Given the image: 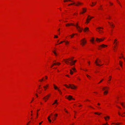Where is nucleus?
<instances>
[{
	"label": "nucleus",
	"mask_w": 125,
	"mask_h": 125,
	"mask_svg": "<svg viewBox=\"0 0 125 125\" xmlns=\"http://www.w3.org/2000/svg\"><path fill=\"white\" fill-rule=\"evenodd\" d=\"M73 26H76L78 30L80 32H81L82 30H83V28H81L78 25V23H77L76 24V25H74Z\"/></svg>",
	"instance_id": "f257e3e1"
},
{
	"label": "nucleus",
	"mask_w": 125,
	"mask_h": 125,
	"mask_svg": "<svg viewBox=\"0 0 125 125\" xmlns=\"http://www.w3.org/2000/svg\"><path fill=\"white\" fill-rule=\"evenodd\" d=\"M102 89L104 91V95L107 94L108 93L107 90L108 89V88L107 87H105L103 88Z\"/></svg>",
	"instance_id": "f03ea898"
},
{
	"label": "nucleus",
	"mask_w": 125,
	"mask_h": 125,
	"mask_svg": "<svg viewBox=\"0 0 125 125\" xmlns=\"http://www.w3.org/2000/svg\"><path fill=\"white\" fill-rule=\"evenodd\" d=\"M74 58L73 57H72L71 58H69L68 59H64V60L65 61V62L68 64L67 62H69L68 61V60L70 61L71 62H72V61H73V59Z\"/></svg>",
	"instance_id": "7ed1b4c3"
},
{
	"label": "nucleus",
	"mask_w": 125,
	"mask_h": 125,
	"mask_svg": "<svg viewBox=\"0 0 125 125\" xmlns=\"http://www.w3.org/2000/svg\"><path fill=\"white\" fill-rule=\"evenodd\" d=\"M81 45H82V46H83L84 44H85L86 43V41L85 40V39H83L81 40Z\"/></svg>",
	"instance_id": "20e7f679"
},
{
	"label": "nucleus",
	"mask_w": 125,
	"mask_h": 125,
	"mask_svg": "<svg viewBox=\"0 0 125 125\" xmlns=\"http://www.w3.org/2000/svg\"><path fill=\"white\" fill-rule=\"evenodd\" d=\"M69 86L70 88V87L72 89H75L77 88L76 86L73 84H69Z\"/></svg>",
	"instance_id": "39448f33"
},
{
	"label": "nucleus",
	"mask_w": 125,
	"mask_h": 125,
	"mask_svg": "<svg viewBox=\"0 0 125 125\" xmlns=\"http://www.w3.org/2000/svg\"><path fill=\"white\" fill-rule=\"evenodd\" d=\"M90 16L89 15H88L87 18L86 20V23H89V21H90L91 19L90 17Z\"/></svg>",
	"instance_id": "423d86ee"
},
{
	"label": "nucleus",
	"mask_w": 125,
	"mask_h": 125,
	"mask_svg": "<svg viewBox=\"0 0 125 125\" xmlns=\"http://www.w3.org/2000/svg\"><path fill=\"white\" fill-rule=\"evenodd\" d=\"M104 40V39H99L98 38H96V41L98 42H100L101 41H103Z\"/></svg>",
	"instance_id": "0eeeda50"
},
{
	"label": "nucleus",
	"mask_w": 125,
	"mask_h": 125,
	"mask_svg": "<svg viewBox=\"0 0 125 125\" xmlns=\"http://www.w3.org/2000/svg\"><path fill=\"white\" fill-rule=\"evenodd\" d=\"M98 60V59H96V60L95 61V64H96V65H97L98 66H100L102 65H100V64H99L98 63V61H97ZM103 65V64H102V65Z\"/></svg>",
	"instance_id": "6e6552de"
},
{
	"label": "nucleus",
	"mask_w": 125,
	"mask_h": 125,
	"mask_svg": "<svg viewBox=\"0 0 125 125\" xmlns=\"http://www.w3.org/2000/svg\"><path fill=\"white\" fill-rule=\"evenodd\" d=\"M107 46V45H105L104 44H102L99 46V48H100L101 47L102 48H104L105 47H106Z\"/></svg>",
	"instance_id": "1a4fd4ad"
},
{
	"label": "nucleus",
	"mask_w": 125,
	"mask_h": 125,
	"mask_svg": "<svg viewBox=\"0 0 125 125\" xmlns=\"http://www.w3.org/2000/svg\"><path fill=\"white\" fill-rule=\"evenodd\" d=\"M70 25H74V24L72 23H68L66 24V26H69Z\"/></svg>",
	"instance_id": "9d476101"
},
{
	"label": "nucleus",
	"mask_w": 125,
	"mask_h": 125,
	"mask_svg": "<svg viewBox=\"0 0 125 125\" xmlns=\"http://www.w3.org/2000/svg\"><path fill=\"white\" fill-rule=\"evenodd\" d=\"M66 98L69 99V100H70L71 99H72V96H71L70 95H69L68 96V97H66Z\"/></svg>",
	"instance_id": "9b49d317"
},
{
	"label": "nucleus",
	"mask_w": 125,
	"mask_h": 125,
	"mask_svg": "<svg viewBox=\"0 0 125 125\" xmlns=\"http://www.w3.org/2000/svg\"><path fill=\"white\" fill-rule=\"evenodd\" d=\"M83 10V12H80V14H83L84 12H85L86 11V9L85 8H83L82 9Z\"/></svg>",
	"instance_id": "f8f14e48"
},
{
	"label": "nucleus",
	"mask_w": 125,
	"mask_h": 125,
	"mask_svg": "<svg viewBox=\"0 0 125 125\" xmlns=\"http://www.w3.org/2000/svg\"><path fill=\"white\" fill-rule=\"evenodd\" d=\"M82 3H81L79 2H77V3L75 5L76 6H78L79 5H81L82 4Z\"/></svg>",
	"instance_id": "ddd939ff"
},
{
	"label": "nucleus",
	"mask_w": 125,
	"mask_h": 125,
	"mask_svg": "<svg viewBox=\"0 0 125 125\" xmlns=\"http://www.w3.org/2000/svg\"><path fill=\"white\" fill-rule=\"evenodd\" d=\"M48 97H44L43 98V99H44L45 101L46 102L47 101V100L48 99Z\"/></svg>",
	"instance_id": "4468645a"
},
{
	"label": "nucleus",
	"mask_w": 125,
	"mask_h": 125,
	"mask_svg": "<svg viewBox=\"0 0 125 125\" xmlns=\"http://www.w3.org/2000/svg\"><path fill=\"white\" fill-rule=\"evenodd\" d=\"M52 52H53L56 56H57V55L58 54L56 52V51L55 50L53 51Z\"/></svg>",
	"instance_id": "2eb2a0df"
},
{
	"label": "nucleus",
	"mask_w": 125,
	"mask_h": 125,
	"mask_svg": "<svg viewBox=\"0 0 125 125\" xmlns=\"http://www.w3.org/2000/svg\"><path fill=\"white\" fill-rule=\"evenodd\" d=\"M68 62H67V63L68 64ZM69 63L70 65H73L74 64V62H69Z\"/></svg>",
	"instance_id": "dca6fc26"
},
{
	"label": "nucleus",
	"mask_w": 125,
	"mask_h": 125,
	"mask_svg": "<svg viewBox=\"0 0 125 125\" xmlns=\"http://www.w3.org/2000/svg\"><path fill=\"white\" fill-rule=\"evenodd\" d=\"M94 38H92V39L90 40V41L93 43H94Z\"/></svg>",
	"instance_id": "f3484780"
},
{
	"label": "nucleus",
	"mask_w": 125,
	"mask_h": 125,
	"mask_svg": "<svg viewBox=\"0 0 125 125\" xmlns=\"http://www.w3.org/2000/svg\"><path fill=\"white\" fill-rule=\"evenodd\" d=\"M88 31L89 30V28L87 27H86L84 29V31Z\"/></svg>",
	"instance_id": "a211bd4d"
},
{
	"label": "nucleus",
	"mask_w": 125,
	"mask_h": 125,
	"mask_svg": "<svg viewBox=\"0 0 125 125\" xmlns=\"http://www.w3.org/2000/svg\"><path fill=\"white\" fill-rule=\"evenodd\" d=\"M53 85L54 86V88L56 90L57 89H58V87L57 86H56L54 84H53Z\"/></svg>",
	"instance_id": "6ab92c4d"
},
{
	"label": "nucleus",
	"mask_w": 125,
	"mask_h": 125,
	"mask_svg": "<svg viewBox=\"0 0 125 125\" xmlns=\"http://www.w3.org/2000/svg\"><path fill=\"white\" fill-rule=\"evenodd\" d=\"M122 63H123V62H122L121 61H119V64H120V66L121 67H122Z\"/></svg>",
	"instance_id": "aec40b11"
},
{
	"label": "nucleus",
	"mask_w": 125,
	"mask_h": 125,
	"mask_svg": "<svg viewBox=\"0 0 125 125\" xmlns=\"http://www.w3.org/2000/svg\"><path fill=\"white\" fill-rule=\"evenodd\" d=\"M50 116H49L48 118V119L50 122H51V120L50 119Z\"/></svg>",
	"instance_id": "412c9836"
},
{
	"label": "nucleus",
	"mask_w": 125,
	"mask_h": 125,
	"mask_svg": "<svg viewBox=\"0 0 125 125\" xmlns=\"http://www.w3.org/2000/svg\"><path fill=\"white\" fill-rule=\"evenodd\" d=\"M104 119H105V120H107V118H108V119H109V118H110V117L109 116H107L106 117H104Z\"/></svg>",
	"instance_id": "4be33fe9"
},
{
	"label": "nucleus",
	"mask_w": 125,
	"mask_h": 125,
	"mask_svg": "<svg viewBox=\"0 0 125 125\" xmlns=\"http://www.w3.org/2000/svg\"><path fill=\"white\" fill-rule=\"evenodd\" d=\"M58 104V103L57 102V100H56L52 104L54 105V104Z\"/></svg>",
	"instance_id": "5701e85b"
},
{
	"label": "nucleus",
	"mask_w": 125,
	"mask_h": 125,
	"mask_svg": "<svg viewBox=\"0 0 125 125\" xmlns=\"http://www.w3.org/2000/svg\"><path fill=\"white\" fill-rule=\"evenodd\" d=\"M108 23L110 24V25L111 27H115V26L113 25V24H112L111 23H110L109 22H108Z\"/></svg>",
	"instance_id": "b1692460"
},
{
	"label": "nucleus",
	"mask_w": 125,
	"mask_h": 125,
	"mask_svg": "<svg viewBox=\"0 0 125 125\" xmlns=\"http://www.w3.org/2000/svg\"><path fill=\"white\" fill-rule=\"evenodd\" d=\"M56 65V63H53V64H52L51 66V67H52L54 65Z\"/></svg>",
	"instance_id": "393cba45"
},
{
	"label": "nucleus",
	"mask_w": 125,
	"mask_h": 125,
	"mask_svg": "<svg viewBox=\"0 0 125 125\" xmlns=\"http://www.w3.org/2000/svg\"><path fill=\"white\" fill-rule=\"evenodd\" d=\"M92 3L93 4V5H91V6H93V5H94L96 4V2H95V3L92 2Z\"/></svg>",
	"instance_id": "a878e982"
},
{
	"label": "nucleus",
	"mask_w": 125,
	"mask_h": 125,
	"mask_svg": "<svg viewBox=\"0 0 125 125\" xmlns=\"http://www.w3.org/2000/svg\"><path fill=\"white\" fill-rule=\"evenodd\" d=\"M70 73L71 74H72L73 73V71L71 70H70Z\"/></svg>",
	"instance_id": "bb28decb"
},
{
	"label": "nucleus",
	"mask_w": 125,
	"mask_h": 125,
	"mask_svg": "<svg viewBox=\"0 0 125 125\" xmlns=\"http://www.w3.org/2000/svg\"><path fill=\"white\" fill-rule=\"evenodd\" d=\"M100 8H99L98 9L99 10H103V8H102V5H101L100 6Z\"/></svg>",
	"instance_id": "cd10ccee"
},
{
	"label": "nucleus",
	"mask_w": 125,
	"mask_h": 125,
	"mask_svg": "<svg viewBox=\"0 0 125 125\" xmlns=\"http://www.w3.org/2000/svg\"><path fill=\"white\" fill-rule=\"evenodd\" d=\"M94 114H97L98 115H100V114H101V113H98L97 112H95L94 113Z\"/></svg>",
	"instance_id": "c85d7f7f"
},
{
	"label": "nucleus",
	"mask_w": 125,
	"mask_h": 125,
	"mask_svg": "<svg viewBox=\"0 0 125 125\" xmlns=\"http://www.w3.org/2000/svg\"><path fill=\"white\" fill-rule=\"evenodd\" d=\"M103 29V28L101 27H99L97 28V29Z\"/></svg>",
	"instance_id": "c756f323"
},
{
	"label": "nucleus",
	"mask_w": 125,
	"mask_h": 125,
	"mask_svg": "<svg viewBox=\"0 0 125 125\" xmlns=\"http://www.w3.org/2000/svg\"><path fill=\"white\" fill-rule=\"evenodd\" d=\"M117 42H116L115 43V46H114V47L115 48H116V46H117Z\"/></svg>",
	"instance_id": "7c9ffc66"
},
{
	"label": "nucleus",
	"mask_w": 125,
	"mask_h": 125,
	"mask_svg": "<svg viewBox=\"0 0 125 125\" xmlns=\"http://www.w3.org/2000/svg\"><path fill=\"white\" fill-rule=\"evenodd\" d=\"M65 86H66L67 88H70L69 86H68L67 84H65L64 85Z\"/></svg>",
	"instance_id": "2f4dec72"
},
{
	"label": "nucleus",
	"mask_w": 125,
	"mask_h": 125,
	"mask_svg": "<svg viewBox=\"0 0 125 125\" xmlns=\"http://www.w3.org/2000/svg\"><path fill=\"white\" fill-rule=\"evenodd\" d=\"M118 114L119 115L121 116H123V115H121V114L119 112L118 113Z\"/></svg>",
	"instance_id": "473e14b6"
},
{
	"label": "nucleus",
	"mask_w": 125,
	"mask_h": 125,
	"mask_svg": "<svg viewBox=\"0 0 125 125\" xmlns=\"http://www.w3.org/2000/svg\"><path fill=\"white\" fill-rule=\"evenodd\" d=\"M64 42H65L66 44L69 43V42L67 41H65Z\"/></svg>",
	"instance_id": "72a5a7b5"
},
{
	"label": "nucleus",
	"mask_w": 125,
	"mask_h": 125,
	"mask_svg": "<svg viewBox=\"0 0 125 125\" xmlns=\"http://www.w3.org/2000/svg\"><path fill=\"white\" fill-rule=\"evenodd\" d=\"M74 34H73L71 35L70 36H71V38H73V36H74Z\"/></svg>",
	"instance_id": "f704fd0d"
},
{
	"label": "nucleus",
	"mask_w": 125,
	"mask_h": 125,
	"mask_svg": "<svg viewBox=\"0 0 125 125\" xmlns=\"http://www.w3.org/2000/svg\"><path fill=\"white\" fill-rule=\"evenodd\" d=\"M52 119L53 120H54L56 119V118L55 117H53V118H52Z\"/></svg>",
	"instance_id": "c9c22d12"
},
{
	"label": "nucleus",
	"mask_w": 125,
	"mask_h": 125,
	"mask_svg": "<svg viewBox=\"0 0 125 125\" xmlns=\"http://www.w3.org/2000/svg\"><path fill=\"white\" fill-rule=\"evenodd\" d=\"M58 91H59V93H60V94H61L62 93L61 92V91L60 90H59V89H58Z\"/></svg>",
	"instance_id": "e433bc0d"
},
{
	"label": "nucleus",
	"mask_w": 125,
	"mask_h": 125,
	"mask_svg": "<svg viewBox=\"0 0 125 125\" xmlns=\"http://www.w3.org/2000/svg\"><path fill=\"white\" fill-rule=\"evenodd\" d=\"M72 69L74 71H75V68H72Z\"/></svg>",
	"instance_id": "4c0bfd02"
},
{
	"label": "nucleus",
	"mask_w": 125,
	"mask_h": 125,
	"mask_svg": "<svg viewBox=\"0 0 125 125\" xmlns=\"http://www.w3.org/2000/svg\"><path fill=\"white\" fill-rule=\"evenodd\" d=\"M77 60H75V61H72L71 62H74V63H75L76 61Z\"/></svg>",
	"instance_id": "58836bf2"
},
{
	"label": "nucleus",
	"mask_w": 125,
	"mask_h": 125,
	"mask_svg": "<svg viewBox=\"0 0 125 125\" xmlns=\"http://www.w3.org/2000/svg\"><path fill=\"white\" fill-rule=\"evenodd\" d=\"M56 63V65L57 64V65H60V63L59 62H57Z\"/></svg>",
	"instance_id": "ea45409f"
},
{
	"label": "nucleus",
	"mask_w": 125,
	"mask_h": 125,
	"mask_svg": "<svg viewBox=\"0 0 125 125\" xmlns=\"http://www.w3.org/2000/svg\"><path fill=\"white\" fill-rule=\"evenodd\" d=\"M58 38V36L57 35H54V38Z\"/></svg>",
	"instance_id": "a19ab883"
},
{
	"label": "nucleus",
	"mask_w": 125,
	"mask_h": 125,
	"mask_svg": "<svg viewBox=\"0 0 125 125\" xmlns=\"http://www.w3.org/2000/svg\"><path fill=\"white\" fill-rule=\"evenodd\" d=\"M121 104L123 106V107H125V106H124L123 104V103H121Z\"/></svg>",
	"instance_id": "79ce46f5"
},
{
	"label": "nucleus",
	"mask_w": 125,
	"mask_h": 125,
	"mask_svg": "<svg viewBox=\"0 0 125 125\" xmlns=\"http://www.w3.org/2000/svg\"><path fill=\"white\" fill-rule=\"evenodd\" d=\"M109 77L110 78L109 79V80H108V81H110L111 80V76H109Z\"/></svg>",
	"instance_id": "37998d69"
},
{
	"label": "nucleus",
	"mask_w": 125,
	"mask_h": 125,
	"mask_svg": "<svg viewBox=\"0 0 125 125\" xmlns=\"http://www.w3.org/2000/svg\"><path fill=\"white\" fill-rule=\"evenodd\" d=\"M97 31H98V32H99V31H102V30H100V29H97Z\"/></svg>",
	"instance_id": "c03bdc74"
},
{
	"label": "nucleus",
	"mask_w": 125,
	"mask_h": 125,
	"mask_svg": "<svg viewBox=\"0 0 125 125\" xmlns=\"http://www.w3.org/2000/svg\"><path fill=\"white\" fill-rule=\"evenodd\" d=\"M65 42V41H62L61 42H60V43H59V44H61V43H63V42Z\"/></svg>",
	"instance_id": "a18cd8bd"
},
{
	"label": "nucleus",
	"mask_w": 125,
	"mask_h": 125,
	"mask_svg": "<svg viewBox=\"0 0 125 125\" xmlns=\"http://www.w3.org/2000/svg\"><path fill=\"white\" fill-rule=\"evenodd\" d=\"M43 78H42L41 80H39V81H41V82H42V81L43 80Z\"/></svg>",
	"instance_id": "49530a36"
},
{
	"label": "nucleus",
	"mask_w": 125,
	"mask_h": 125,
	"mask_svg": "<svg viewBox=\"0 0 125 125\" xmlns=\"http://www.w3.org/2000/svg\"><path fill=\"white\" fill-rule=\"evenodd\" d=\"M86 76L88 78H89V77H90V76H89V75H88L87 74L86 75Z\"/></svg>",
	"instance_id": "de8ad7c7"
},
{
	"label": "nucleus",
	"mask_w": 125,
	"mask_h": 125,
	"mask_svg": "<svg viewBox=\"0 0 125 125\" xmlns=\"http://www.w3.org/2000/svg\"><path fill=\"white\" fill-rule=\"evenodd\" d=\"M103 31H99V33H100V34H101L102 33H103Z\"/></svg>",
	"instance_id": "09e8293b"
},
{
	"label": "nucleus",
	"mask_w": 125,
	"mask_h": 125,
	"mask_svg": "<svg viewBox=\"0 0 125 125\" xmlns=\"http://www.w3.org/2000/svg\"><path fill=\"white\" fill-rule=\"evenodd\" d=\"M117 41V40L116 39H115V40H114V43H115L116 42H115L116 41Z\"/></svg>",
	"instance_id": "8fccbe9b"
},
{
	"label": "nucleus",
	"mask_w": 125,
	"mask_h": 125,
	"mask_svg": "<svg viewBox=\"0 0 125 125\" xmlns=\"http://www.w3.org/2000/svg\"><path fill=\"white\" fill-rule=\"evenodd\" d=\"M58 115V114H56L55 115H54V116L55 117H57V116Z\"/></svg>",
	"instance_id": "3c124183"
},
{
	"label": "nucleus",
	"mask_w": 125,
	"mask_h": 125,
	"mask_svg": "<svg viewBox=\"0 0 125 125\" xmlns=\"http://www.w3.org/2000/svg\"><path fill=\"white\" fill-rule=\"evenodd\" d=\"M63 1L64 2H67L68 1L67 0H64Z\"/></svg>",
	"instance_id": "603ef678"
},
{
	"label": "nucleus",
	"mask_w": 125,
	"mask_h": 125,
	"mask_svg": "<svg viewBox=\"0 0 125 125\" xmlns=\"http://www.w3.org/2000/svg\"><path fill=\"white\" fill-rule=\"evenodd\" d=\"M98 63L99 62H101V60H99L98 61Z\"/></svg>",
	"instance_id": "864d4df0"
},
{
	"label": "nucleus",
	"mask_w": 125,
	"mask_h": 125,
	"mask_svg": "<svg viewBox=\"0 0 125 125\" xmlns=\"http://www.w3.org/2000/svg\"><path fill=\"white\" fill-rule=\"evenodd\" d=\"M73 5V4L72 3H71V4H69L68 5V6H70V5Z\"/></svg>",
	"instance_id": "5fc2aeb1"
},
{
	"label": "nucleus",
	"mask_w": 125,
	"mask_h": 125,
	"mask_svg": "<svg viewBox=\"0 0 125 125\" xmlns=\"http://www.w3.org/2000/svg\"><path fill=\"white\" fill-rule=\"evenodd\" d=\"M43 87H44V88H45V90H46V86H43Z\"/></svg>",
	"instance_id": "6e6d98bb"
},
{
	"label": "nucleus",
	"mask_w": 125,
	"mask_h": 125,
	"mask_svg": "<svg viewBox=\"0 0 125 125\" xmlns=\"http://www.w3.org/2000/svg\"><path fill=\"white\" fill-rule=\"evenodd\" d=\"M103 79H102V80H101L100 82L99 83H101V82H102V81L103 80Z\"/></svg>",
	"instance_id": "4d7b16f0"
},
{
	"label": "nucleus",
	"mask_w": 125,
	"mask_h": 125,
	"mask_svg": "<svg viewBox=\"0 0 125 125\" xmlns=\"http://www.w3.org/2000/svg\"><path fill=\"white\" fill-rule=\"evenodd\" d=\"M42 122H43V121H42L40 123H39V124L40 125H41Z\"/></svg>",
	"instance_id": "13d9d810"
},
{
	"label": "nucleus",
	"mask_w": 125,
	"mask_h": 125,
	"mask_svg": "<svg viewBox=\"0 0 125 125\" xmlns=\"http://www.w3.org/2000/svg\"><path fill=\"white\" fill-rule=\"evenodd\" d=\"M67 1H71V2H73V1H72L71 0H67Z\"/></svg>",
	"instance_id": "bf43d9fd"
},
{
	"label": "nucleus",
	"mask_w": 125,
	"mask_h": 125,
	"mask_svg": "<svg viewBox=\"0 0 125 125\" xmlns=\"http://www.w3.org/2000/svg\"><path fill=\"white\" fill-rule=\"evenodd\" d=\"M46 86V87H47L48 86V84H47L45 86Z\"/></svg>",
	"instance_id": "052dcab7"
},
{
	"label": "nucleus",
	"mask_w": 125,
	"mask_h": 125,
	"mask_svg": "<svg viewBox=\"0 0 125 125\" xmlns=\"http://www.w3.org/2000/svg\"><path fill=\"white\" fill-rule=\"evenodd\" d=\"M45 78H46V79H47V77H47V76H45Z\"/></svg>",
	"instance_id": "680f3d73"
},
{
	"label": "nucleus",
	"mask_w": 125,
	"mask_h": 125,
	"mask_svg": "<svg viewBox=\"0 0 125 125\" xmlns=\"http://www.w3.org/2000/svg\"><path fill=\"white\" fill-rule=\"evenodd\" d=\"M89 107H91V108H93V109H94V108L93 107H92L91 106H89Z\"/></svg>",
	"instance_id": "e2e57ef3"
},
{
	"label": "nucleus",
	"mask_w": 125,
	"mask_h": 125,
	"mask_svg": "<svg viewBox=\"0 0 125 125\" xmlns=\"http://www.w3.org/2000/svg\"><path fill=\"white\" fill-rule=\"evenodd\" d=\"M50 95H47V96H46V97H49V96Z\"/></svg>",
	"instance_id": "0e129e2a"
},
{
	"label": "nucleus",
	"mask_w": 125,
	"mask_h": 125,
	"mask_svg": "<svg viewBox=\"0 0 125 125\" xmlns=\"http://www.w3.org/2000/svg\"><path fill=\"white\" fill-rule=\"evenodd\" d=\"M115 124L116 125H119V123H116Z\"/></svg>",
	"instance_id": "69168bd1"
},
{
	"label": "nucleus",
	"mask_w": 125,
	"mask_h": 125,
	"mask_svg": "<svg viewBox=\"0 0 125 125\" xmlns=\"http://www.w3.org/2000/svg\"><path fill=\"white\" fill-rule=\"evenodd\" d=\"M110 4L111 5H113V3H111V2H110Z\"/></svg>",
	"instance_id": "338daca9"
},
{
	"label": "nucleus",
	"mask_w": 125,
	"mask_h": 125,
	"mask_svg": "<svg viewBox=\"0 0 125 125\" xmlns=\"http://www.w3.org/2000/svg\"><path fill=\"white\" fill-rule=\"evenodd\" d=\"M66 76H68V77H69V76L68 75H66Z\"/></svg>",
	"instance_id": "774afa93"
}]
</instances>
